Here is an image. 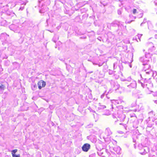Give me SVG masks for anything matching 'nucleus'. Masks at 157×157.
<instances>
[{"label":"nucleus","mask_w":157,"mask_h":157,"mask_svg":"<svg viewBox=\"0 0 157 157\" xmlns=\"http://www.w3.org/2000/svg\"><path fill=\"white\" fill-rule=\"evenodd\" d=\"M46 85V83L43 80L39 81L37 83L38 88L39 90H40L42 88L44 87Z\"/></svg>","instance_id":"1"},{"label":"nucleus","mask_w":157,"mask_h":157,"mask_svg":"<svg viewBox=\"0 0 157 157\" xmlns=\"http://www.w3.org/2000/svg\"><path fill=\"white\" fill-rule=\"evenodd\" d=\"M90 145L88 143L85 144L82 147V149L84 152H87L90 148Z\"/></svg>","instance_id":"2"},{"label":"nucleus","mask_w":157,"mask_h":157,"mask_svg":"<svg viewBox=\"0 0 157 157\" xmlns=\"http://www.w3.org/2000/svg\"><path fill=\"white\" fill-rule=\"evenodd\" d=\"M17 149L13 150L12 151L11 154L13 157H20V155H16L15 153L17 151Z\"/></svg>","instance_id":"3"},{"label":"nucleus","mask_w":157,"mask_h":157,"mask_svg":"<svg viewBox=\"0 0 157 157\" xmlns=\"http://www.w3.org/2000/svg\"><path fill=\"white\" fill-rule=\"evenodd\" d=\"M5 87V86L3 84H1L0 86V88L1 89L4 90V88Z\"/></svg>","instance_id":"4"},{"label":"nucleus","mask_w":157,"mask_h":157,"mask_svg":"<svg viewBox=\"0 0 157 157\" xmlns=\"http://www.w3.org/2000/svg\"><path fill=\"white\" fill-rule=\"evenodd\" d=\"M132 13L134 14H135L137 13V10L136 9H134L133 10Z\"/></svg>","instance_id":"5"}]
</instances>
